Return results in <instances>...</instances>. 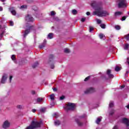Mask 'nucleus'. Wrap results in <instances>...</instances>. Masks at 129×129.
<instances>
[{"instance_id":"14","label":"nucleus","mask_w":129,"mask_h":129,"mask_svg":"<svg viewBox=\"0 0 129 129\" xmlns=\"http://www.w3.org/2000/svg\"><path fill=\"white\" fill-rule=\"evenodd\" d=\"M61 124V122L59 120H56L54 121V125H56V126H58Z\"/></svg>"},{"instance_id":"42","label":"nucleus","mask_w":129,"mask_h":129,"mask_svg":"<svg viewBox=\"0 0 129 129\" xmlns=\"http://www.w3.org/2000/svg\"><path fill=\"white\" fill-rule=\"evenodd\" d=\"M97 24H101V20L100 19H97Z\"/></svg>"},{"instance_id":"29","label":"nucleus","mask_w":129,"mask_h":129,"mask_svg":"<svg viewBox=\"0 0 129 129\" xmlns=\"http://www.w3.org/2000/svg\"><path fill=\"white\" fill-rule=\"evenodd\" d=\"M100 27H101L102 29H105V24H102L100 25Z\"/></svg>"},{"instance_id":"55","label":"nucleus","mask_w":129,"mask_h":129,"mask_svg":"<svg viewBox=\"0 0 129 129\" xmlns=\"http://www.w3.org/2000/svg\"><path fill=\"white\" fill-rule=\"evenodd\" d=\"M53 91H57V88H53Z\"/></svg>"},{"instance_id":"59","label":"nucleus","mask_w":129,"mask_h":129,"mask_svg":"<svg viewBox=\"0 0 129 129\" xmlns=\"http://www.w3.org/2000/svg\"><path fill=\"white\" fill-rule=\"evenodd\" d=\"M57 115V113H54V115Z\"/></svg>"},{"instance_id":"53","label":"nucleus","mask_w":129,"mask_h":129,"mask_svg":"<svg viewBox=\"0 0 129 129\" xmlns=\"http://www.w3.org/2000/svg\"><path fill=\"white\" fill-rule=\"evenodd\" d=\"M4 9H3V7H0V12H3V10Z\"/></svg>"},{"instance_id":"43","label":"nucleus","mask_w":129,"mask_h":129,"mask_svg":"<svg viewBox=\"0 0 129 129\" xmlns=\"http://www.w3.org/2000/svg\"><path fill=\"white\" fill-rule=\"evenodd\" d=\"M5 34V32H3L1 34H0V37L1 38H3L4 37V35Z\"/></svg>"},{"instance_id":"36","label":"nucleus","mask_w":129,"mask_h":129,"mask_svg":"<svg viewBox=\"0 0 129 129\" xmlns=\"http://www.w3.org/2000/svg\"><path fill=\"white\" fill-rule=\"evenodd\" d=\"M20 9H27V5H22L21 6Z\"/></svg>"},{"instance_id":"51","label":"nucleus","mask_w":129,"mask_h":129,"mask_svg":"<svg viewBox=\"0 0 129 129\" xmlns=\"http://www.w3.org/2000/svg\"><path fill=\"white\" fill-rule=\"evenodd\" d=\"M118 127H117V125H115L114 126V127L113 128V129H118Z\"/></svg>"},{"instance_id":"61","label":"nucleus","mask_w":129,"mask_h":129,"mask_svg":"<svg viewBox=\"0 0 129 129\" xmlns=\"http://www.w3.org/2000/svg\"><path fill=\"white\" fill-rule=\"evenodd\" d=\"M128 15H129V12H128Z\"/></svg>"},{"instance_id":"31","label":"nucleus","mask_w":129,"mask_h":129,"mask_svg":"<svg viewBox=\"0 0 129 129\" xmlns=\"http://www.w3.org/2000/svg\"><path fill=\"white\" fill-rule=\"evenodd\" d=\"M125 38L127 41H129V34L125 35Z\"/></svg>"},{"instance_id":"35","label":"nucleus","mask_w":129,"mask_h":129,"mask_svg":"<svg viewBox=\"0 0 129 129\" xmlns=\"http://www.w3.org/2000/svg\"><path fill=\"white\" fill-rule=\"evenodd\" d=\"M90 79V76H88L87 78H86L84 80V81H88V80H89V79Z\"/></svg>"},{"instance_id":"32","label":"nucleus","mask_w":129,"mask_h":129,"mask_svg":"<svg viewBox=\"0 0 129 129\" xmlns=\"http://www.w3.org/2000/svg\"><path fill=\"white\" fill-rule=\"evenodd\" d=\"M113 105H114V104H113V102H110V103H109V107H113Z\"/></svg>"},{"instance_id":"47","label":"nucleus","mask_w":129,"mask_h":129,"mask_svg":"<svg viewBox=\"0 0 129 129\" xmlns=\"http://www.w3.org/2000/svg\"><path fill=\"white\" fill-rule=\"evenodd\" d=\"M12 79H13V76H10V82H12Z\"/></svg>"},{"instance_id":"3","label":"nucleus","mask_w":129,"mask_h":129,"mask_svg":"<svg viewBox=\"0 0 129 129\" xmlns=\"http://www.w3.org/2000/svg\"><path fill=\"white\" fill-rule=\"evenodd\" d=\"M76 106V105L75 104V103L68 102L67 104H66L64 108L67 111H68L69 110H74V109H75Z\"/></svg>"},{"instance_id":"25","label":"nucleus","mask_w":129,"mask_h":129,"mask_svg":"<svg viewBox=\"0 0 129 129\" xmlns=\"http://www.w3.org/2000/svg\"><path fill=\"white\" fill-rule=\"evenodd\" d=\"M64 53H70V50L68 48H65L64 50Z\"/></svg>"},{"instance_id":"57","label":"nucleus","mask_w":129,"mask_h":129,"mask_svg":"<svg viewBox=\"0 0 129 129\" xmlns=\"http://www.w3.org/2000/svg\"><path fill=\"white\" fill-rule=\"evenodd\" d=\"M1 2H2V3H4V2H6V0H1Z\"/></svg>"},{"instance_id":"48","label":"nucleus","mask_w":129,"mask_h":129,"mask_svg":"<svg viewBox=\"0 0 129 129\" xmlns=\"http://www.w3.org/2000/svg\"><path fill=\"white\" fill-rule=\"evenodd\" d=\"M113 113H114V112L113 111H112L109 113V114L110 115H113Z\"/></svg>"},{"instance_id":"44","label":"nucleus","mask_w":129,"mask_h":129,"mask_svg":"<svg viewBox=\"0 0 129 129\" xmlns=\"http://www.w3.org/2000/svg\"><path fill=\"white\" fill-rule=\"evenodd\" d=\"M50 68H51V69H54V68H55V66L53 64H51L50 65Z\"/></svg>"},{"instance_id":"58","label":"nucleus","mask_w":129,"mask_h":129,"mask_svg":"<svg viewBox=\"0 0 129 129\" xmlns=\"http://www.w3.org/2000/svg\"><path fill=\"white\" fill-rule=\"evenodd\" d=\"M128 73H129V72H126V74H125V75H126V74H128Z\"/></svg>"},{"instance_id":"7","label":"nucleus","mask_w":129,"mask_h":129,"mask_svg":"<svg viewBox=\"0 0 129 129\" xmlns=\"http://www.w3.org/2000/svg\"><path fill=\"white\" fill-rule=\"evenodd\" d=\"M93 92H95V89L90 88L85 91V94H89V93H93Z\"/></svg>"},{"instance_id":"50","label":"nucleus","mask_w":129,"mask_h":129,"mask_svg":"<svg viewBox=\"0 0 129 129\" xmlns=\"http://www.w3.org/2000/svg\"><path fill=\"white\" fill-rule=\"evenodd\" d=\"M86 15H87V16H90V12H87L86 13Z\"/></svg>"},{"instance_id":"38","label":"nucleus","mask_w":129,"mask_h":129,"mask_svg":"<svg viewBox=\"0 0 129 129\" xmlns=\"http://www.w3.org/2000/svg\"><path fill=\"white\" fill-rule=\"evenodd\" d=\"M11 13L13 16H16V15H17V12L15 10L14 11H12Z\"/></svg>"},{"instance_id":"13","label":"nucleus","mask_w":129,"mask_h":129,"mask_svg":"<svg viewBox=\"0 0 129 129\" xmlns=\"http://www.w3.org/2000/svg\"><path fill=\"white\" fill-rule=\"evenodd\" d=\"M54 59V55L53 54H50L49 57L48 63H50L51 62L53 61Z\"/></svg>"},{"instance_id":"20","label":"nucleus","mask_w":129,"mask_h":129,"mask_svg":"<svg viewBox=\"0 0 129 129\" xmlns=\"http://www.w3.org/2000/svg\"><path fill=\"white\" fill-rule=\"evenodd\" d=\"M47 38H49V39H53V33H50L48 35Z\"/></svg>"},{"instance_id":"16","label":"nucleus","mask_w":129,"mask_h":129,"mask_svg":"<svg viewBox=\"0 0 129 129\" xmlns=\"http://www.w3.org/2000/svg\"><path fill=\"white\" fill-rule=\"evenodd\" d=\"M38 65L39 62L38 61H36L32 65V68H33V69H35V68H36V67H37Z\"/></svg>"},{"instance_id":"52","label":"nucleus","mask_w":129,"mask_h":129,"mask_svg":"<svg viewBox=\"0 0 129 129\" xmlns=\"http://www.w3.org/2000/svg\"><path fill=\"white\" fill-rule=\"evenodd\" d=\"M37 111V110L33 109L32 110V112H36V111Z\"/></svg>"},{"instance_id":"46","label":"nucleus","mask_w":129,"mask_h":129,"mask_svg":"<svg viewBox=\"0 0 129 129\" xmlns=\"http://www.w3.org/2000/svg\"><path fill=\"white\" fill-rule=\"evenodd\" d=\"M45 109L43 108H41L40 111L42 112H45Z\"/></svg>"},{"instance_id":"28","label":"nucleus","mask_w":129,"mask_h":129,"mask_svg":"<svg viewBox=\"0 0 129 129\" xmlns=\"http://www.w3.org/2000/svg\"><path fill=\"white\" fill-rule=\"evenodd\" d=\"M9 10L10 12H11V13H12V12L14 11L15 10H14V7H10L9 9Z\"/></svg>"},{"instance_id":"40","label":"nucleus","mask_w":129,"mask_h":129,"mask_svg":"<svg viewBox=\"0 0 129 129\" xmlns=\"http://www.w3.org/2000/svg\"><path fill=\"white\" fill-rule=\"evenodd\" d=\"M126 19V16H123L121 18V21H125V19Z\"/></svg>"},{"instance_id":"56","label":"nucleus","mask_w":129,"mask_h":129,"mask_svg":"<svg viewBox=\"0 0 129 129\" xmlns=\"http://www.w3.org/2000/svg\"><path fill=\"white\" fill-rule=\"evenodd\" d=\"M126 107L128 109H129V105H126Z\"/></svg>"},{"instance_id":"45","label":"nucleus","mask_w":129,"mask_h":129,"mask_svg":"<svg viewBox=\"0 0 129 129\" xmlns=\"http://www.w3.org/2000/svg\"><path fill=\"white\" fill-rule=\"evenodd\" d=\"M31 94H32V95H35V94H36V92L35 91H32Z\"/></svg>"},{"instance_id":"9","label":"nucleus","mask_w":129,"mask_h":129,"mask_svg":"<svg viewBox=\"0 0 129 129\" xmlns=\"http://www.w3.org/2000/svg\"><path fill=\"white\" fill-rule=\"evenodd\" d=\"M7 78L8 76L7 75H4L1 80V83H3V84L6 83V81H7Z\"/></svg>"},{"instance_id":"5","label":"nucleus","mask_w":129,"mask_h":129,"mask_svg":"<svg viewBox=\"0 0 129 129\" xmlns=\"http://www.w3.org/2000/svg\"><path fill=\"white\" fill-rule=\"evenodd\" d=\"M25 21L26 22H34V19L31 15L28 14L27 16L25 17Z\"/></svg>"},{"instance_id":"60","label":"nucleus","mask_w":129,"mask_h":129,"mask_svg":"<svg viewBox=\"0 0 129 129\" xmlns=\"http://www.w3.org/2000/svg\"><path fill=\"white\" fill-rule=\"evenodd\" d=\"M2 28V25H0V29Z\"/></svg>"},{"instance_id":"24","label":"nucleus","mask_w":129,"mask_h":129,"mask_svg":"<svg viewBox=\"0 0 129 129\" xmlns=\"http://www.w3.org/2000/svg\"><path fill=\"white\" fill-rule=\"evenodd\" d=\"M128 47H129V44H128V43H126V44H125L124 47V50H127V49H128Z\"/></svg>"},{"instance_id":"2","label":"nucleus","mask_w":129,"mask_h":129,"mask_svg":"<svg viewBox=\"0 0 129 129\" xmlns=\"http://www.w3.org/2000/svg\"><path fill=\"white\" fill-rule=\"evenodd\" d=\"M118 9H122L126 7V0H116Z\"/></svg>"},{"instance_id":"18","label":"nucleus","mask_w":129,"mask_h":129,"mask_svg":"<svg viewBox=\"0 0 129 129\" xmlns=\"http://www.w3.org/2000/svg\"><path fill=\"white\" fill-rule=\"evenodd\" d=\"M72 13L74 15H77L78 14V12L77 11V10L75 9L73 10L72 11Z\"/></svg>"},{"instance_id":"41","label":"nucleus","mask_w":129,"mask_h":129,"mask_svg":"<svg viewBox=\"0 0 129 129\" xmlns=\"http://www.w3.org/2000/svg\"><path fill=\"white\" fill-rule=\"evenodd\" d=\"M86 20V18H83L81 19V22H82V23H84V22H85Z\"/></svg>"},{"instance_id":"8","label":"nucleus","mask_w":129,"mask_h":129,"mask_svg":"<svg viewBox=\"0 0 129 129\" xmlns=\"http://www.w3.org/2000/svg\"><path fill=\"white\" fill-rule=\"evenodd\" d=\"M122 122L125 124L126 126H129V120L126 118H123L122 119Z\"/></svg>"},{"instance_id":"54","label":"nucleus","mask_w":129,"mask_h":129,"mask_svg":"<svg viewBox=\"0 0 129 129\" xmlns=\"http://www.w3.org/2000/svg\"><path fill=\"white\" fill-rule=\"evenodd\" d=\"M124 87H125V86L124 85L121 86V88H124Z\"/></svg>"},{"instance_id":"1","label":"nucleus","mask_w":129,"mask_h":129,"mask_svg":"<svg viewBox=\"0 0 129 129\" xmlns=\"http://www.w3.org/2000/svg\"><path fill=\"white\" fill-rule=\"evenodd\" d=\"M92 8H96L95 11L93 12V16H98V17H106L109 16V13L106 11L103 10L102 7H98V4L97 2L92 1L91 4Z\"/></svg>"},{"instance_id":"39","label":"nucleus","mask_w":129,"mask_h":129,"mask_svg":"<svg viewBox=\"0 0 129 129\" xmlns=\"http://www.w3.org/2000/svg\"><path fill=\"white\" fill-rule=\"evenodd\" d=\"M59 99L60 100H63V99H65V96L62 95V96L60 97Z\"/></svg>"},{"instance_id":"30","label":"nucleus","mask_w":129,"mask_h":129,"mask_svg":"<svg viewBox=\"0 0 129 129\" xmlns=\"http://www.w3.org/2000/svg\"><path fill=\"white\" fill-rule=\"evenodd\" d=\"M17 107L18 109H22V108H23V106H22V105H18Z\"/></svg>"},{"instance_id":"17","label":"nucleus","mask_w":129,"mask_h":129,"mask_svg":"<svg viewBox=\"0 0 129 129\" xmlns=\"http://www.w3.org/2000/svg\"><path fill=\"white\" fill-rule=\"evenodd\" d=\"M121 70V68L118 67V66H116L115 68V71L116 72H119V71H120Z\"/></svg>"},{"instance_id":"22","label":"nucleus","mask_w":129,"mask_h":129,"mask_svg":"<svg viewBox=\"0 0 129 129\" xmlns=\"http://www.w3.org/2000/svg\"><path fill=\"white\" fill-rule=\"evenodd\" d=\"M100 121H101V118H97V120H96V123L97 124H99V122H100Z\"/></svg>"},{"instance_id":"27","label":"nucleus","mask_w":129,"mask_h":129,"mask_svg":"<svg viewBox=\"0 0 129 129\" xmlns=\"http://www.w3.org/2000/svg\"><path fill=\"white\" fill-rule=\"evenodd\" d=\"M115 29L116 30H120V27L119 26V25H115Z\"/></svg>"},{"instance_id":"11","label":"nucleus","mask_w":129,"mask_h":129,"mask_svg":"<svg viewBox=\"0 0 129 129\" xmlns=\"http://www.w3.org/2000/svg\"><path fill=\"white\" fill-rule=\"evenodd\" d=\"M75 121L77 122L78 125L79 126H82L83 125V123L81 121H80V120L78 118H76L75 119Z\"/></svg>"},{"instance_id":"26","label":"nucleus","mask_w":129,"mask_h":129,"mask_svg":"<svg viewBox=\"0 0 129 129\" xmlns=\"http://www.w3.org/2000/svg\"><path fill=\"white\" fill-rule=\"evenodd\" d=\"M11 59L13 61H15V60H16V55H15V54H13L11 56Z\"/></svg>"},{"instance_id":"12","label":"nucleus","mask_w":129,"mask_h":129,"mask_svg":"<svg viewBox=\"0 0 129 129\" xmlns=\"http://www.w3.org/2000/svg\"><path fill=\"white\" fill-rule=\"evenodd\" d=\"M110 73H111V71L110 70H108L107 71V74L108 75L109 78H113L114 76Z\"/></svg>"},{"instance_id":"49","label":"nucleus","mask_w":129,"mask_h":129,"mask_svg":"<svg viewBox=\"0 0 129 129\" xmlns=\"http://www.w3.org/2000/svg\"><path fill=\"white\" fill-rule=\"evenodd\" d=\"M10 26H14V22L10 21Z\"/></svg>"},{"instance_id":"15","label":"nucleus","mask_w":129,"mask_h":129,"mask_svg":"<svg viewBox=\"0 0 129 129\" xmlns=\"http://www.w3.org/2000/svg\"><path fill=\"white\" fill-rule=\"evenodd\" d=\"M122 15V13L121 12H116L114 13L115 17H117V16H121Z\"/></svg>"},{"instance_id":"6","label":"nucleus","mask_w":129,"mask_h":129,"mask_svg":"<svg viewBox=\"0 0 129 129\" xmlns=\"http://www.w3.org/2000/svg\"><path fill=\"white\" fill-rule=\"evenodd\" d=\"M10 125L11 123L7 120L3 123V128H8V127H10Z\"/></svg>"},{"instance_id":"4","label":"nucleus","mask_w":129,"mask_h":129,"mask_svg":"<svg viewBox=\"0 0 129 129\" xmlns=\"http://www.w3.org/2000/svg\"><path fill=\"white\" fill-rule=\"evenodd\" d=\"M26 28H27L24 31L23 34V37L24 38H26L30 34L31 32V30H34V26H26Z\"/></svg>"},{"instance_id":"19","label":"nucleus","mask_w":129,"mask_h":129,"mask_svg":"<svg viewBox=\"0 0 129 129\" xmlns=\"http://www.w3.org/2000/svg\"><path fill=\"white\" fill-rule=\"evenodd\" d=\"M44 98H37V102L38 103H40V102H42V101H43Z\"/></svg>"},{"instance_id":"37","label":"nucleus","mask_w":129,"mask_h":129,"mask_svg":"<svg viewBox=\"0 0 129 129\" xmlns=\"http://www.w3.org/2000/svg\"><path fill=\"white\" fill-rule=\"evenodd\" d=\"M50 15L51 16H55V15H56V13L54 12V11H51L50 12Z\"/></svg>"},{"instance_id":"10","label":"nucleus","mask_w":129,"mask_h":129,"mask_svg":"<svg viewBox=\"0 0 129 129\" xmlns=\"http://www.w3.org/2000/svg\"><path fill=\"white\" fill-rule=\"evenodd\" d=\"M46 43L47 41H46V40L44 39L43 42L39 46V49H43V48H45Z\"/></svg>"},{"instance_id":"33","label":"nucleus","mask_w":129,"mask_h":129,"mask_svg":"<svg viewBox=\"0 0 129 129\" xmlns=\"http://www.w3.org/2000/svg\"><path fill=\"white\" fill-rule=\"evenodd\" d=\"M89 29H90L89 32H92V31H93V30H94V28L91 26H90Z\"/></svg>"},{"instance_id":"34","label":"nucleus","mask_w":129,"mask_h":129,"mask_svg":"<svg viewBox=\"0 0 129 129\" xmlns=\"http://www.w3.org/2000/svg\"><path fill=\"white\" fill-rule=\"evenodd\" d=\"M103 37H104V35H103V34L101 33L99 34V37L100 38V39H103Z\"/></svg>"},{"instance_id":"21","label":"nucleus","mask_w":129,"mask_h":129,"mask_svg":"<svg viewBox=\"0 0 129 129\" xmlns=\"http://www.w3.org/2000/svg\"><path fill=\"white\" fill-rule=\"evenodd\" d=\"M50 98L51 100H54L55 99V94H52L50 95Z\"/></svg>"},{"instance_id":"23","label":"nucleus","mask_w":129,"mask_h":129,"mask_svg":"<svg viewBox=\"0 0 129 129\" xmlns=\"http://www.w3.org/2000/svg\"><path fill=\"white\" fill-rule=\"evenodd\" d=\"M86 117V114H83V115H81V116H79V118L80 119H81V118H85Z\"/></svg>"}]
</instances>
